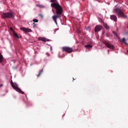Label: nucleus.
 I'll list each match as a JSON object with an SVG mask.
<instances>
[{"mask_svg":"<svg viewBox=\"0 0 128 128\" xmlns=\"http://www.w3.org/2000/svg\"><path fill=\"white\" fill-rule=\"evenodd\" d=\"M10 29L11 30H12V28H10Z\"/></svg>","mask_w":128,"mask_h":128,"instance_id":"30","label":"nucleus"},{"mask_svg":"<svg viewBox=\"0 0 128 128\" xmlns=\"http://www.w3.org/2000/svg\"><path fill=\"white\" fill-rule=\"evenodd\" d=\"M77 32H78V34H80V30L79 28H78V29H77Z\"/></svg>","mask_w":128,"mask_h":128,"instance_id":"22","label":"nucleus"},{"mask_svg":"<svg viewBox=\"0 0 128 128\" xmlns=\"http://www.w3.org/2000/svg\"><path fill=\"white\" fill-rule=\"evenodd\" d=\"M46 55L48 56H50V54L48 52L46 53Z\"/></svg>","mask_w":128,"mask_h":128,"instance_id":"28","label":"nucleus"},{"mask_svg":"<svg viewBox=\"0 0 128 128\" xmlns=\"http://www.w3.org/2000/svg\"><path fill=\"white\" fill-rule=\"evenodd\" d=\"M39 16H40L41 18H44V16H42V14H39Z\"/></svg>","mask_w":128,"mask_h":128,"instance_id":"21","label":"nucleus"},{"mask_svg":"<svg viewBox=\"0 0 128 128\" xmlns=\"http://www.w3.org/2000/svg\"><path fill=\"white\" fill-rule=\"evenodd\" d=\"M124 34L126 35H128V32H126Z\"/></svg>","mask_w":128,"mask_h":128,"instance_id":"27","label":"nucleus"},{"mask_svg":"<svg viewBox=\"0 0 128 128\" xmlns=\"http://www.w3.org/2000/svg\"><path fill=\"white\" fill-rule=\"evenodd\" d=\"M14 36V38H20V36H18V34L16 32H14L13 33Z\"/></svg>","mask_w":128,"mask_h":128,"instance_id":"15","label":"nucleus"},{"mask_svg":"<svg viewBox=\"0 0 128 128\" xmlns=\"http://www.w3.org/2000/svg\"><path fill=\"white\" fill-rule=\"evenodd\" d=\"M34 22H38V19H34L32 20Z\"/></svg>","mask_w":128,"mask_h":128,"instance_id":"19","label":"nucleus"},{"mask_svg":"<svg viewBox=\"0 0 128 128\" xmlns=\"http://www.w3.org/2000/svg\"><path fill=\"white\" fill-rule=\"evenodd\" d=\"M104 34V32H102V34Z\"/></svg>","mask_w":128,"mask_h":128,"instance_id":"31","label":"nucleus"},{"mask_svg":"<svg viewBox=\"0 0 128 128\" xmlns=\"http://www.w3.org/2000/svg\"><path fill=\"white\" fill-rule=\"evenodd\" d=\"M102 30V26L100 25H98L96 26V32H100V30Z\"/></svg>","mask_w":128,"mask_h":128,"instance_id":"11","label":"nucleus"},{"mask_svg":"<svg viewBox=\"0 0 128 128\" xmlns=\"http://www.w3.org/2000/svg\"><path fill=\"white\" fill-rule=\"evenodd\" d=\"M126 42V38H122V42Z\"/></svg>","mask_w":128,"mask_h":128,"instance_id":"23","label":"nucleus"},{"mask_svg":"<svg viewBox=\"0 0 128 128\" xmlns=\"http://www.w3.org/2000/svg\"><path fill=\"white\" fill-rule=\"evenodd\" d=\"M4 57H2V55L0 54V62H2V60H4Z\"/></svg>","mask_w":128,"mask_h":128,"instance_id":"17","label":"nucleus"},{"mask_svg":"<svg viewBox=\"0 0 128 128\" xmlns=\"http://www.w3.org/2000/svg\"><path fill=\"white\" fill-rule=\"evenodd\" d=\"M36 23L34 22L33 23V27L36 28Z\"/></svg>","mask_w":128,"mask_h":128,"instance_id":"24","label":"nucleus"},{"mask_svg":"<svg viewBox=\"0 0 128 128\" xmlns=\"http://www.w3.org/2000/svg\"><path fill=\"white\" fill-rule=\"evenodd\" d=\"M0 86H2V84H1V85Z\"/></svg>","mask_w":128,"mask_h":128,"instance_id":"32","label":"nucleus"},{"mask_svg":"<svg viewBox=\"0 0 128 128\" xmlns=\"http://www.w3.org/2000/svg\"><path fill=\"white\" fill-rule=\"evenodd\" d=\"M94 32H96V26L94 28Z\"/></svg>","mask_w":128,"mask_h":128,"instance_id":"25","label":"nucleus"},{"mask_svg":"<svg viewBox=\"0 0 128 128\" xmlns=\"http://www.w3.org/2000/svg\"><path fill=\"white\" fill-rule=\"evenodd\" d=\"M36 6L38 8H44L45 6H44L42 4H36Z\"/></svg>","mask_w":128,"mask_h":128,"instance_id":"12","label":"nucleus"},{"mask_svg":"<svg viewBox=\"0 0 128 128\" xmlns=\"http://www.w3.org/2000/svg\"><path fill=\"white\" fill-rule=\"evenodd\" d=\"M1 16L2 18H14V14L12 12H8L3 13Z\"/></svg>","mask_w":128,"mask_h":128,"instance_id":"4","label":"nucleus"},{"mask_svg":"<svg viewBox=\"0 0 128 128\" xmlns=\"http://www.w3.org/2000/svg\"><path fill=\"white\" fill-rule=\"evenodd\" d=\"M38 40H42V42H50V40L42 37L38 38Z\"/></svg>","mask_w":128,"mask_h":128,"instance_id":"10","label":"nucleus"},{"mask_svg":"<svg viewBox=\"0 0 128 128\" xmlns=\"http://www.w3.org/2000/svg\"><path fill=\"white\" fill-rule=\"evenodd\" d=\"M11 86L12 88H13L16 90V92H18L22 94H24V92L20 90L18 87V84H16V83H13L12 80L11 81Z\"/></svg>","mask_w":128,"mask_h":128,"instance_id":"3","label":"nucleus"},{"mask_svg":"<svg viewBox=\"0 0 128 128\" xmlns=\"http://www.w3.org/2000/svg\"><path fill=\"white\" fill-rule=\"evenodd\" d=\"M104 28H105L106 30H109L110 26H108V24H104Z\"/></svg>","mask_w":128,"mask_h":128,"instance_id":"16","label":"nucleus"},{"mask_svg":"<svg viewBox=\"0 0 128 128\" xmlns=\"http://www.w3.org/2000/svg\"><path fill=\"white\" fill-rule=\"evenodd\" d=\"M84 48H88V50H90V48H92V46L90 44H88V45H86L84 46Z\"/></svg>","mask_w":128,"mask_h":128,"instance_id":"13","label":"nucleus"},{"mask_svg":"<svg viewBox=\"0 0 128 128\" xmlns=\"http://www.w3.org/2000/svg\"><path fill=\"white\" fill-rule=\"evenodd\" d=\"M44 72V69L42 68V69L41 70H40V71L39 72L38 74L37 75V78H40V74H42V72Z\"/></svg>","mask_w":128,"mask_h":128,"instance_id":"14","label":"nucleus"},{"mask_svg":"<svg viewBox=\"0 0 128 128\" xmlns=\"http://www.w3.org/2000/svg\"><path fill=\"white\" fill-rule=\"evenodd\" d=\"M98 20L100 22H103V24L104 23V21H102V20L100 18H99Z\"/></svg>","mask_w":128,"mask_h":128,"instance_id":"20","label":"nucleus"},{"mask_svg":"<svg viewBox=\"0 0 128 128\" xmlns=\"http://www.w3.org/2000/svg\"><path fill=\"white\" fill-rule=\"evenodd\" d=\"M52 6L54 7V8L56 10V15L53 16L52 18L54 22L56 24H58V22H56V18H60V16L62 14V6L59 5L52 4Z\"/></svg>","mask_w":128,"mask_h":128,"instance_id":"1","label":"nucleus"},{"mask_svg":"<svg viewBox=\"0 0 128 128\" xmlns=\"http://www.w3.org/2000/svg\"><path fill=\"white\" fill-rule=\"evenodd\" d=\"M50 2H52V4H51V6L52 8H54V7L52 6V4H55V6H60V4H58V2H56V0H50Z\"/></svg>","mask_w":128,"mask_h":128,"instance_id":"8","label":"nucleus"},{"mask_svg":"<svg viewBox=\"0 0 128 128\" xmlns=\"http://www.w3.org/2000/svg\"><path fill=\"white\" fill-rule=\"evenodd\" d=\"M62 52H67L68 54H72V50H74L72 48L68 46H63L62 48Z\"/></svg>","mask_w":128,"mask_h":128,"instance_id":"5","label":"nucleus"},{"mask_svg":"<svg viewBox=\"0 0 128 128\" xmlns=\"http://www.w3.org/2000/svg\"><path fill=\"white\" fill-rule=\"evenodd\" d=\"M104 44L108 48H112V50H114V46L113 45L110 44L108 42L104 41Z\"/></svg>","mask_w":128,"mask_h":128,"instance_id":"6","label":"nucleus"},{"mask_svg":"<svg viewBox=\"0 0 128 128\" xmlns=\"http://www.w3.org/2000/svg\"><path fill=\"white\" fill-rule=\"evenodd\" d=\"M52 12H54V9H52Z\"/></svg>","mask_w":128,"mask_h":128,"instance_id":"29","label":"nucleus"},{"mask_svg":"<svg viewBox=\"0 0 128 128\" xmlns=\"http://www.w3.org/2000/svg\"><path fill=\"white\" fill-rule=\"evenodd\" d=\"M90 27L88 26V27H87V28H86V30H90Z\"/></svg>","mask_w":128,"mask_h":128,"instance_id":"26","label":"nucleus"},{"mask_svg":"<svg viewBox=\"0 0 128 128\" xmlns=\"http://www.w3.org/2000/svg\"><path fill=\"white\" fill-rule=\"evenodd\" d=\"M73 80H74V78H73Z\"/></svg>","mask_w":128,"mask_h":128,"instance_id":"34","label":"nucleus"},{"mask_svg":"<svg viewBox=\"0 0 128 128\" xmlns=\"http://www.w3.org/2000/svg\"><path fill=\"white\" fill-rule=\"evenodd\" d=\"M110 18L114 22H118V17L114 14H112L110 16Z\"/></svg>","mask_w":128,"mask_h":128,"instance_id":"9","label":"nucleus"},{"mask_svg":"<svg viewBox=\"0 0 128 128\" xmlns=\"http://www.w3.org/2000/svg\"><path fill=\"white\" fill-rule=\"evenodd\" d=\"M50 50H52V47H50Z\"/></svg>","mask_w":128,"mask_h":128,"instance_id":"33","label":"nucleus"},{"mask_svg":"<svg viewBox=\"0 0 128 128\" xmlns=\"http://www.w3.org/2000/svg\"><path fill=\"white\" fill-rule=\"evenodd\" d=\"M20 30L25 32H32V30L30 28L22 27L20 28Z\"/></svg>","mask_w":128,"mask_h":128,"instance_id":"7","label":"nucleus"},{"mask_svg":"<svg viewBox=\"0 0 128 128\" xmlns=\"http://www.w3.org/2000/svg\"><path fill=\"white\" fill-rule=\"evenodd\" d=\"M115 14H118V16L120 18H126V14H124V13L122 11V10L118 8H116L114 9Z\"/></svg>","mask_w":128,"mask_h":128,"instance_id":"2","label":"nucleus"},{"mask_svg":"<svg viewBox=\"0 0 128 128\" xmlns=\"http://www.w3.org/2000/svg\"><path fill=\"white\" fill-rule=\"evenodd\" d=\"M112 32L116 36V38H118L119 36H118V34H116L114 31H113Z\"/></svg>","mask_w":128,"mask_h":128,"instance_id":"18","label":"nucleus"}]
</instances>
